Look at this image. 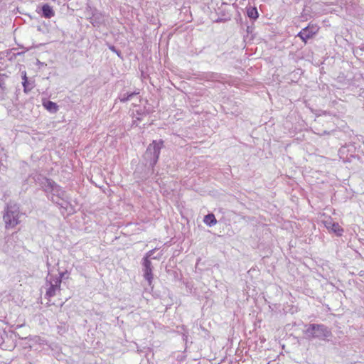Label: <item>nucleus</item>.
Returning a JSON list of instances; mask_svg holds the SVG:
<instances>
[{"instance_id":"obj_1","label":"nucleus","mask_w":364,"mask_h":364,"mask_svg":"<svg viewBox=\"0 0 364 364\" xmlns=\"http://www.w3.org/2000/svg\"><path fill=\"white\" fill-rule=\"evenodd\" d=\"M164 146L163 139L153 140L147 146L142 158L144 166L146 169L144 176L141 177V180H146L149 176L154 173V168L158 163L161 149Z\"/></svg>"},{"instance_id":"obj_2","label":"nucleus","mask_w":364,"mask_h":364,"mask_svg":"<svg viewBox=\"0 0 364 364\" xmlns=\"http://www.w3.org/2000/svg\"><path fill=\"white\" fill-rule=\"evenodd\" d=\"M305 326L304 333L309 340L328 341V338L333 336L331 329L323 323H309Z\"/></svg>"},{"instance_id":"obj_3","label":"nucleus","mask_w":364,"mask_h":364,"mask_svg":"<svg viewBox=\"0 0 364 364\" xmlns=\"http://www.w3.org/2000/svg\"><path fill=\"white\" fill-rule=\"evenodd\" d=\"M19 205L14 202H9L5 208L3 220L5 223L6 229H11L19 223Z\"/></svg>"},{"instance_id":"obj_4","label":"nucleus","mask_w":364,"mask_h":364,"mask_svg":"<svg viewBox=\"0 0 364 364\" xmlns=\"http://www.w3.org/2000/svg\"><path fill=\"white\" fill-rule=\"evenodd\" d=\"M141 271L143 272V277L147 282L149 287L151 289V290H153L154 266L152 264V262L150 260L141 259Z\"/></svg>"},{"instance_id":"obj_5","label":"nucleus","mask_w":364,"mask_h":364,"mask_svg":"<svg viewBox=\"0 0 364 364\" xmlns=\"http://www.w3.org/2000/svg\"><path fill=\"white\" fill-rule=\"evenodd\" d=\"M318 31V27L316 25L309 23L307 26L302 28L296 35L305 44L308 41L313 38Z\"/></svg>"},{"instance_id":"obj_6","label":"nucleus","mask_w":364,"mask_h":364,"mask_svg":"<svg viewBox=\"0 0 364 364\" xmlns=\"http://www.w3.org/2000/svg\"><path fill=\"white\" fill-rule=\"evenodd\" d=\"M325 228L331 233H333L337 237H341L344 232V229L340 226L338 223L333 221L331 218L323 221Z\"/></svg>"},{"instance_id":"obj_7","label":"nucleus","mask_w":364,"mask_h":364,"mask_svg":"<svg viewBox=\"0 0 364 364\" xmlns=\"http://www.w3.org/2000/svg\"><path fill=\"white\" fill-rule=\"evenodd\" d=\"M52 184H53V187L54 186V189L52 191V193H50V195L53 196L58 198H60L63 202H65V203H67V205H70V207H72V205L70 201V197L69 196H68V194L66 193V191L58 183H52L50 184V186H52Z\"/></svg>"},{"instance_id":"obj_8","label":"nucleus","mask_w":364,"mask_h":364,"mask_svg":"<svg viewBox=\"0 0 364 364\" xmlns=\"http://www.w3.org/2000/svg\"><path fill=\"white\" fill-rule=\"evenodd\" d=\"M87 19L94 27H100L105 23L104 15L97 9L92 10V16Z\"/></svg>"},{"instance_id":"obj_9","label":"nucleus","mask_w":364,"mask_h":364,"mask_svg":"<svg viewBox=\"0 0 364 364\" xmlns=\"http://www.w3.org/2000/svg\"><path fill=\"white\" fill-rule=\"evenodd\" d=\"M36 11L46 18H50L55 16V11L53 7L48 3L43 4L37 7Z\"/></svg>"},{"instance_id":"obj_10","label":"nucleus","mask_w":364,"mask_h":364,"mask_svg":"<svg viewBox=\"0 0 364 364\" xmlns=\"http://www.w3.org/2000/svg\"><path fill=\"white\" fill-rule=\"evenodd\" d=\"M10 337L11 339L18 338L19 339H26V336H21L17 332L10 331L6 332L4 330H0V346L3 345L6 338Z\"/></svg>"},{"instance_id":"obj_11","label":"nucleus","mask_w":364,"mask_h":364,"mask_svg":"<svg viewBox=\"0 0 364 364\" xmlns=\"http://www.w3.org/2000/svg\"><path fill=\"white\" fill-rule=\"evenodd\" d=\"M139 93L138 91L133 92H124L122 91L119 94L118 99L122 102H127L129 100H131L134 97L137 95Z\"/></svg>"},{"instance_id":"obj_12","label":"nucleus","mask_w":364,"mask_h":364,"mask_svg":"<svg viewBox=\"0 0 364 364\" xmlns=\"http://www.w3.org/2000/svg\"><path fill=\"white\" fill-rule=\"evenodd\" d=\"M246 13L248 18L252 21H255L259 17V13L256 6H247L246 7Z\"/></svg>"},{"instance_id":"obj_13","label":"nucleus","mask_w":364,"mask_h":364,"mask_svg":"<svg viewBox=\"0 0 364 364\" xmlns=\"http://www.w3.org/2000/svg\"><path fill=\"white\" fill-rule=\"evenodd\" d=\"M43 106L47 111L53 114L56 113L59 109L58 105L55 102L50 100L43 101Z\"/></svg>"},{"instance_id":"obj_14","label":"nucleus","mask_w":364,"mask_h":364,"mask_svg":"<svg viewBox=\"0 0 364 364\" xmlns=\"http://www.w3.org/2000/svg\"><path fill=\"white\" fill-rule=\"evenodd\" d=\"M203 223L208 227H212L217 223V220L213 213L205 215L203 218Z\"/></svg>"},{"instance_id":"obj_15","label":"nucleus","mask_w":364,"mask_h":364,"mask_svg":"<svg viewBox=\"0 0 364 364\" xmlns=\"http://www.w3.org/2000/svg\"><path fill=\"white\" fill-rule=\"evenodd\" d=\"M46 283L49 284V287L48 288L45 296L48 299L53 297L55 295V291L58 289L57 287H54L52 284V281H48V278H46Z\"/></svg>"},{"instance_id":"obj_16","label":"nucleus","mask_w":364,"mask_h":364,"mask_svg":"<svg viewBox=\"0 0 364 364\" xmlns=\"http://www.w3.org/2000/svg\"><path fill=\"white\" fill-rule=\"evenodd\" d=\"M22 80H23L22 85L23 87V92L27 94L32 90L33 87L31 86V83L26 76V72L24 73L23 77H22Z\"/></svg>"},{"instance_id":"obj_17","label":"nucleus","mask_w":364,"mask_h":364,"mask_svg":"<svg viewBox=\"0 0 364 364\" xmlns=\"http://www.w3.org/2000/svg\"><path fill=\"white\" fill-rule=\"evenodd\" d=\"M47 197L48 198V200H51L53 203L58 205V206H60V208H63L65 210H68V207L69 205H67V203H65V202L63 203H60L59 200H60V198H58L53 196H51V195H47Z\"/></svg>"},{"instance_id":"obj_18","label":"nucleus","mask_w":364,"mask_h":364,"mask_svg":"<svg viewBox=\"0 0 364 364\" xmlns=\"http://www.w3.org/2000/svg\"><path fill=\"white\" fill-rule=\"evenodd\" d=\"M44 181L46 183H47V185L45 187L46 189H43V191L47 193V195H50V193H52V191H53L54 189V187L53 188V185L50 186V184L53 183H56L53 179H44Z\"/></svg>"},{"instance_id":"obj_19","label":"nucleus","mask_w":364,"mask_h":364,"mask_svg":"<svg viewBox=\"0 0 364 364\" xmlns=\"http://www.w3.org/2000/svg\"><path fill=\"white\" fill-rule=\"evenodd\" d=\"M155 250H156V248H154L153 250H151L149 252H147L144 255V257H142L141 259H146V260H150L151 261V259H154L159 260L160 259V256H154Z\"/></svg>"},{"instance_id":"obj_20","label":"nucleus","mask_w":364,"mask_h":364,"mask_svg":"<svg viewBox=\"0 0 364 364\" xmlns=\"http://www.w3.org/2000/svg\"><path fill=\"white\" fill-rule=\"evenodd\" d=\"M8 77L6 74H0V90L1 92H4L6 90L5 81Z\"/></svg>"},{"instance_id":"obj_21","label":"nucleus","mask_w":364,"mask_h":364,"mask_svg":"<svg viewBox=\"0 0 364 364\" xmlns=\"http://www.w3.org/2000/svg\"><path fill=\"white\" fill-rule=\"evenodd\" d=\"M136 114L138 115V117L136 118V121L141 122L142 120L141 117L146 116L149 114V111L148 109H140L136 110Z\"/></svg>"},{"instance_id":"obj_22","label":"nucleus","mask_w":364,"mask_h":364,"mask_svg":"<svg viewBox=\"0 0 364 364\" xmlns=\"http://www.w3.org/2000/svg\"><path fill=\"white\" fill-rule=\"evenodd\" d=\"M166 272L168 275L173 277L176 280L179 279V274L173 268H168V267H166Z\"/></svg>"},{"instance_id":"obj_23","label":"nucleus","mask_w":364,"mask_h":364,"mask_svg":"<svg viewBox=\"0 0 364 364\" xmlns=\"http://www.w3.org/2000/svg\"><path fill=\"white\" fill-rule=\"evenodd\" d=\"M353 54L356 57H363L364 56V45L361 46L356 47L353 49Z\"/></svg>"},{"instance_id":"obj_24","label":"nucleus","mask_w":364,"mask_h":364,"mask_svg":"<svg viewBox=\"0 0 364 364\" xmlns=\"http://www.w3.org/2000/svg\"><path fill=\"white\" fill-rule=\"evenodd\" d=\"M49 281H52V284L54 287H57L58 289L60 288L61 282H62V280L60 279V278H59L58 277H54L53 276L50 277Z\"/></svg>"},{"instance_id":"obj_25","label":"nucleus","mask_w":364,"mask_h":364,"mask_svg":"<svg viewBox=\"0 0 364 364\" xmlns=\"http://www.w3.org/2000/svg\"><path fill=\"white\" fill-rule=\"evenodd\" d=\"M108 48L113 53H116L118 57L122 58V52L119 49H117L114 46L108 45Z\"/></svg>"},{"instance_id":"obj_26","label":"nucleus","mask_w":364,"mask_h":364,"mask_svg":"<svg viewBox=\"0 0 364 364\" xmlns=\"http://www.w3.org/2000/svg\"><path fill=\"white\" fill-rule=\"evenodd\" d=\"M254 21L252 22V24L251 25H247V28H246V32L248 33V34H252L253 31H254Z\"/></svg>"},{"instance_id":"obj_27","label":"nucleus","mask_w":364,"mask_h":364,"mask_svg":"<svg viewBox=\"0 0 364 364\" xmlns=\"http://www.w3.org/2000/svg\"><path fill=\"white\" fill-rule=\"evenodd\" d=\"M230 19V17H218L217 19L215 20V21L216 23H222V22H225V21H228Z\"/></svg>"},{"instance_id":"obj_28","label":"nucleus","mask_w":364,"mask_h":364,"mask_svg":"<svg viewBox=\"0 0 364 364\" xmlns=\"http://www.w3.org/2000/svg\"><path fill=\"white\" fill-rule=\"evenodd\" d=\"M44 179H50V178H47V177H46V178H41V181L40 182V186H41V187L42 190L46 189V188H45V187H46V185H47V183H46V182L44 181Z\"/></svg>"},{"instance_id":"obj_29","label":"nucleus","mask_w":364,"mask_h":364,"mask_svg":"<svg viewBox=\"0 0 364 364\" xmlns=\"http://www.w3.org/2000/svg\"><path fill=\"white\" fill-rule=\"evenodd\" d=\"M150 23L151 24H154V25H156L158 23H159V20L158 18H154V16H152L149 21Z\"/></svg>"},{"instance_id":"obj_30","label":"nucleus","mask_w":364,"mask_h":364,"mask_svg":"<svg viewBox=\"0 0 364 364\" xmlns=\"http://www.w3.org/2000/svg\"><path fill=\"white\" fill-rule=\"evenodd\" d=\"M68 272V271H65V272H59V278H60L61 280H63L64 278H65V275L67 274Z\"/></svg>"},{"instance_id":"obj_31","label":"nucleus","mask_w":364,"mask_h":364,"mask_svg":"<svg viewBox=\"0 0 364 364\" xmlns=\"http://www.w3.org/2000/svg\"><path fill=\"white\" fill-rule=\"evenodd\" d=\"M41 178H46V176H43L42 175L38 176L37 178L35 179L36 182L40 184V182L41 181Z\"/></svg>"}]
</instances>
